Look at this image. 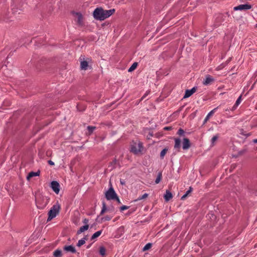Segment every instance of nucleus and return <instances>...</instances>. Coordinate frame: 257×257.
<instances>
[{"label": "nucleus", "instance_id": "nucleus-43", "mask_svg": "<svg viewBox=\"0 0 257 257\" xmlns=\"http://www.w3.org/2000/svg\"><path fill=\"white\" fill-rule=\"evenodd\" d=\"M116 160L115 159V160H114L112 162V163H113V164H115L116 163Z\"/></svg>", "mask_w": 257, "mask_h": 257}, {"label": "nucleus", "instance_id": "nucleus-42", "mask_svg": "<svg viewBox=\"0 0 257 257\" xmlns=\"http://www.w3.org/2000/svg\"><path fill=\"white\" fill-rule=\"evenodd\" d=\"M252 142L255 144H257V139L253 140Z\"/></svg>", "mask_w": 257, "mask_h": 257}, {"label": "nucleus", "instance_id": "nucleus-28", "mask_svg": "<svg viewBox=\"0 0 257 257\" xmlns=\"http://www.w3.org/2000/svg\"><path fill=\"white\" fill-rule=\"evenodd\" d=\"M167 149H164L160 153V157L161 158H163L165 156V155L167 153Z\"/></svg>", "mask_w": 257, "mask_h": 257}, {"label": "nucleus", "instance_id": "nucleus-32", "mask_svg": "<svg viewBox=\"0 0 257 257\" xmlns=\"http://www.w3.org/2000/svg\"><path fill=\"white\" fill-rule=\"evenodd\" d=\"M128 208H129V206L123 205L121 207H120V211H123L124 210H126Z\"/></svg>", "mask_w": 257, "mask_h": 257}, {"label": "nucleus", "instance_id": "nucleus-40", "mask_svg": "<svg viewBox=\"0 0 257 257\" xmlns=\"http://www.w3.org/2000/svg\"><path fill=\"white\" fill-rule=\"evenodd\" d=\"M48 164L50 165H54V163L51 160L48 161Z\"/></svg>", "mask_w": 257, "mask_h": 257}, {"label": "nucleus", "instance_id": "nucleus-10", "mask_svg": "<svg viewBox=\"0 0 257 257\" xmlns=\"http://www.w3.org/2000/svg\"><path fill=\"white\" fill-rule=\"evenodd\" d=\"M190 147V142L188 139L184 138L183 141V149L187 150Z\"/></svg>", "mask_w": 257, "mask_h": 257}, {"label": "nucleus", "instance_id": "nucleus-35", "mask_svg": "<svg viewBox=\"0 0 257 257\" xmlns=\"http://www.w3.org/2000/svg\"><path fill=\"white\" fill-rule=\"evenodd\" d=\"M111 219V217L107 215V216H104L103 218H102V219L104 220L108 221V220H110Z\"/></svg>", "mask_w": 257, "mask_h": 257}, {"label": "nucleus", "instance_id": "nucleus-5", "mask_svg": "<svg viewBox=\"0 0 257 257\" xmlns=\"http://www.w3.org/2000/svg\"><path fill=\"white\" fill-rule=\"evenodd\" d=\"M117 195L112 186L105 193V198L107 200H114Z\"/></svg>", "mask_w": 257, "mask_h": 257}, {"label": "nucleus", "instance_id": "nucleus-46", "mask_svg": "<svg viewBox=\"0 0 257 257\" xmlns=\"http://www.w3.org/2000/svg\"><path fill=\"white\" fill-rule=\"evenodd\" d=\"M90 245H88V246L87 247V248H89V247H90Z\"/></svg>", "mask_w": 257, "mask_h": 257}, {"label": "nucleus", "instance_id": "nucleus-31", "mask_svg": "<svg viewBox=\"0 0 257 257\" xmlns=\"http://www.w3.org/2000/svg\"><path fill=\"white\" fill-rule=\"evenodd\" d=\"M241 101V96H240L236 100L234 104H235L236 105H237L238 106L239 105V104L240 103Z\"/></svg>", "mask_w": 257, "mask_h": 257}, {"label": "nucleus", "instance_id": "nucleus-22", "mask_svg": "<svg viewBox=\"0 0 257 257\" xmlns=\"http://www.w3.org/2000/svg\"><path fill=\"white\" fill-rule=\"evenodd\" d=\"M86 239V237H84V238L79 240L77 243V245L79 247H80L81 245H83L85 243Z\"/></svg>", "mask_w": 257, "mask_h": 257}, {"label": "nucleus", "instance_id": "nucleus-25", "mask_svg": "<svg viewBox=\"0 0 257 257\" xmlns=\"http://www.w3.org/2000/svg\"><path fill=\"white\" fill-rule=\"evenodd\" d=\"M162 179V173L159 172L158 174V176L155 180V183L156 184H158L161 181V180Z\"/></svg>", "mask_w": 257, "mask_h": 257}, {"label": "nucleus", "instance_id": "nucleus-24", "mask_svg": "<svg viewBox=\"0 0 257 257\" xmlns=\"http://www.w3.org/2000/svg\"><path fill=\"white\" fill-rule=\"evenodd\" d=\"M152 246V244L151 243H148L146 244L145 246L143 248V250L144 251L149 250Z\"/></svg>", "mask_w": 257, "mask_h": 257}, {"label": "nucleus", "instance_id": "nucleus-39", "mask_svg": "<svg viewBox=\"0 0 257 257\" xmlns=\"http://www.w3.org/2000/svg\"><path fill=\"white\" fill-rule=\"evenodd\" d=\"M88 219H86V218H85L83 221V222L85 224V225L86 224H88Z\"/></svg>", "mask_w": 257, "mask_h": 257}, {"label": "nucleus", "instance_id": "nucleus-21", "mask_svg": "<svg viewBox=\"0 0 257 257\" xmlns=\"http://www.w3.org/2000/svg\"><path fill=\"white\" fill-rule=\"evenodd\" d=\"M192 94H193V93H192V92L190 91V90L189 89H187L185 91V93L184 95L183 98H188V97H190V96H191Z\"/></svg>", "mask_w": 257, "mask_h": 257}, {"label": "nucleus", "instance_id": "nucleus-9", "mask_svg": "<svg viewBox=\"0 0 257 257\" xmlns=\"http://www.w3.org/2000/svg\"><path fill=\"white\" fill-rule=\"evenodd\" d=\"M218 108V106L214 108L213 109H212L211 111H210L208 113V114L207 115V116H206V117L205 118V119L204 120V122H203L204 124H205L209 120V118L213 115V114L216 111Z\"/></svg>", "mask_w": 257, "mask_h": 257}, {"label": "nucleus", "instance_id": "nucleus-11", "mask_svg": "<svg viewBox=\"0 0 257 257\" xmlns=\"http://www.w3.org/2000/svg\"><path fill=\"white\" fill-rule=\"evenodd\" d=\"M181 148V140L179 138L175 139V145L174 149L177 150V152L180 151Z\"/></svg>", "mask_w": 257, "mask_h": 257}, {"label": "nucleus", "instance_id": "nucleus-17", "mask_svg": "<svg viewBox=\"0 0 257 257\" xmlns=\"http://www.w3.org/2000/svg\"><path fill=\"white\" fill-rule=\"evenodd\" d=\"M102 230H99V231H97V232H95L91 236V239L92 240L93 239H95L96 238L98 237V236H99L101 233H102Z\"/></svg>", "mask_w": 257, "mask_h": 257}, {"label": "nucleus", "instance_id": "nucleus-29", "mask_svg": "<svg viewBox=\"0 0 257 257\" xmlns=\"http://www.w3.org/2000/svg\"><path fill=\"white\" fill-rule=\"evenodd\" d=\"M95 128H96L95 126H88L87 130L89 132V135L91 134Z\"/></svg>", "mask_w": 257, "mask_h": 257}, {"label": "nucleus", "instance_id": "nucleus-3", "mask_svg": "<svg viewBox=\"0 0 257 257\" xmlns=\"http://www.w3.org/2000/svg\"><path fill=\"white\" fill-rule=\"evenodd\" d=\"M60 209V205L58 202L54 204L48 212L47 221H51L55 218L59 214Z\"/></svg>", "mask_w": 257, "mask_h": 257}, {"label": "nucleus", "instance_id": "nucleus-7", "mask_svg": "<svg viewBox=\"0 0 257 257\" xmlns=\"http://www.w3.org/2000/svg\"><path fill=\"white\" fill-rule=\"evenodd\" d=\"M214 80V78L212 76L208 74L205 76V78L202 83L203 85L206 86L212 84Z\"/></svg>", "mask_w": 257, "mask_h": 257}, {"label": "nucleus", "instance_id": "nucleus-33", "mask_svg": "<svg viewBox=\"0 0 257 257\" xmlns=\"http://www.w3.org/2000/svg\"><path fill=\"white\" fill-rule=\"evenodd\" d=\"M81 22H82V16L78 14L77 22L80 24L81 23Z\"/></svg>", "mask_w": 257, "mask_h": 257}, {"label": "nucleus", "instance_id": "nucleus-1", "mask_svg": "<svg viewBox=\"0 0 257 257\" xmlns=\"http://www.w3.org/2000/svg\"><path fill=\"white\" fill-rule=\"evenodd\" d=\"M115 12L114 9L104 10L101 8H97L93 12V17L96 20L102 21L111 16Z\"/></svg>", "mask_w": 257, "mask_h": 257}, {"label": "nucleus", "instance_id": "nucleus-23", "mask_svg": "<svg viewBox=\"0 0 257 257\" xmlns=\"http://www.w3.org/2000/svg\"><path fill=\"white\" fill-rule=\"evenodd\" d=\"M106 249L103 246H100L99 248V253L102 256H104L105 255Z\"/></svg>", "mask_w": 257, "mask_h": 257}, {"label": "nucleus", "instance_id": "nucleus-26", "mask_svg": "<svg viewBox=\"0 0 257 257\" xmlns=\"http://www.w3.org/2000/svg\"><path fill=\"white\" fill-rule=\"evenodd\" d=\"M106 210V206L105 202L102 203V208L100 212V215L103 214Z\"/></svg>", "mask_w": 257, "mask_h": 257}, {"label": "nucleus", "instance_id": "nucleus-45", "mask_svg": "<svg viewBox=\"0 0 257 257\" xmlns=\"http://www.w3.org/2000/svg\"><path fill=\"white\" fill-rule=\"evenodd\" d=\"M229 110H230V108H226V109L225 110V111H229Z\"/></svg>", "mask_w": 257, "mask_h": 257}, {"label": "nucleus", "instance_id": "nucleus-14", "mask_svg": "<svg viewBox=\"0 0 257 257\" xmlns=\"http://www.w3.org/2000/svg\"><path fill=\"white\" fill-rule=\"evenodd\" d=\"M64 249L67 251H70L72 253H75L76 252L75 247L72 245L65 246L64 247Z\"/></svg>", "mask_w": 257, "mask_h": 257}, {"label": "nucleus", "instance_id": "nucleus-20", "mask_svg": "<svg viewBox=\"0 0 257 257\" xmlns=\"http://www.w3.org/2000/svg\"><path fill=\"white\" fill-rule=\"evenodd\" d=\"M137 66H138V63H137V62L134 63L132 64V65L128 69V72H132V71H133L134 70H135L136 69Z\"/></svg>", "mask_w": 257, "mask_h": 257}, {"label": "nucleus", "instance_id": "nucleus-6", "mask_svg": "<svg viewBox=\"0 0 257 257\" xmlns=\"http://www.w3.org/2000/svg\"><path fill=\"white\" fill-rule=\"evenodd\" d=\"M51 188L53 191L58 194L60 191V185L59 183L56 181H53L51 183Z\"/></svg>", "mask_w": 257, "mask_h": 257}, {"label": "nucleus", "instance_id": "nucleus-44", "mask_svg": "<svg viewBox=\"0 0 257 257\" xmlns=\"http://www.w3.org/2000/svg\"><path fill=\"white\" fill-rule=\"evenodd\" d=\"M147 95V94H145L143 96V97L142 98V99H143L144 98H145L146 97V96Z\"/></svg>", "mask_w": 257, "mask_h": 257}, {"label": "nucleus", "instance_id": "nucleus-4", "mask_svg": "<svg viewBox=\"0 0 257 257\" xmlns=\"http://www.w3.org/2000/svg\"><path fill=\"white\" fill-rule=\"evenodd\" d=\"M143 150V145L139 141H133L131 145V152L134 154L138 155L141 153Z\"/></svg>", "mask_w": 257, "mask_h": 257}, {"label": "nucleus", "instance_id": "nucleus-34", "mask_svg": "<svg viewBox=\"0 0 257 257\" xmlns=\"http://www.w3.org/2000/svg\"><path fill=\"white\" fill-rule=\"evenodd\" d=\"M184 131L181 129V128H180L178 131V134L180 136H182L184 134Z\"/></svg>", "mask_w": 257, "mask_h": 257}, {"label": "nucleus", "instance_id": "nucleus-2", "mask_svg": "<svg viewBox=\"0 0 257 257\" xmlns=\"http://www.w3.org/2000/svg\"><path fill=\"white\" fill-rule=\"evenodd\" d=\"M49 202V198L43 196L41 194H38L35 197L36 205L39 209H43L48 204Z\"/></svg>", "mask_w": 257, "mask_h": 257}, {"label": "nucleus", "instance_id": "nucleus-19", "mask_svg": "<svg viewBox=\"0 0 257 257\" xmlns=\"http://www.w3.org/2000/svg\"><path fill=\"white\" fill-rule=\"evenodd\" d=\"M53 255L55 257H61L62 252L60 250L57 249L54 251Z\"/></svg>", "mask_w": 257, "mask_h": 257}, {"label": "nucleus", "instance_id": "nucleus-38", "mask_svg": "<svg viewBox=\"0 0 257 257\" xmlns=\"http://www.w3.org/2000/svg\"><path fill=\"white\" fill-rule=\"evenodd\" d=\"M114 200H115L118 204L121 203V202L120 199H119V198L118 197L117 195L116 196V198H115Z\"/></svg>", "mask_w": 257, "mask_h": 257}, {"label": "nucleus", "instance_id": "nucleus-8", "mask_svg": "<svg viewBox=\"0 0 257 257\" xmlns=\"http://www.w3.org/2000/svg\"><path fill=\"white\" fill-rule=\"evenodd\" d=\"M251 8V6L248 4L240 5L236 7H234L233 10L234 11H243L247 10Z\"/></svg>", "mask_w": 257, "mask_h": 257}, {"label": "nucleus", "instance_id": "nucleus-30", "mask_svg": "<svg viewBox=\"0 0 257 257\" xmlns=\"http://www.w3.org/2000/svg\"><path fill=\"white\" fill-rule=\"evenodd\" d=\"M148 194L147 193H145L144 195H143L142 196H140L137 200L136 201H138V200H142V199H144L145 198H146L147 197H148Z\"/></svg>", "mask_w": 257, "mask_h": 257}, {"label": "nucleus", "instance_id": "nucleus-37", "mask_svg": "<svg viewBox=\"0 0 257 257\" xmlns=\"http://www.w3.org/2000/svg\"><path fill=\"white\" fill-rule=\"evenodd\" d=\"M197 88L195 87H193L191 89H190V91L193 94L196 92Z\"/></svg>", "mask_w": 257, "mask_h": 257}, {"label": "nucleus", "instance_id": "nucleus-36", "mask_svg": "<svg viewBox=\"0 0 257 257\" xmlns=\"http://www.w3.org/2000/svg\"><path fill=\"white\" fill-rule=\"evenodd\" d=\"M237 107V106L235 104H234L233 106L231 107V108H230V109L232 111H233L236 109Z\"/></svg>", "mask_w": 257, "mask_h": 257}, {"label": "nucleus", "instance_id": "nucleus-15", "mask_svg": "<svg viewBox=\"0 0 257 257\" xmlns=\"http://www.w3.org/2000/svg\"><path fill=\"white\" fill-rule=\"evenodd\" d=\"M88 64L86 61H82L80 63V67L81 69L86 70L88 68Z\"/></svg>", "mask_w": 257, "mask_h": 257}, {"label": "nucleus", "instance_id": "nucleus-12", "mask_svg": "<svg viewBox=\"0 0 257 257\" xmlns=\"http://www.w3.org/2000/svg\"><path fill=\"white\" fill-rule=\"evenodd\" d=\"M40 172L39 171H38L37 172H31L29 173V174L27 176V180H29L31 178L33 177L39 176L40 175Z\"/></svg>", "mask_w": 257, "mask_h": 257}, {"label": "nucleus", "instance_id": "nucleus-18", "mask_svg": "<svg viewBox=\"0 0 257 257\" xmlns=\"http://www.w3.org/2000/svg\"><path fill=\"white\" fill-rule=\"evenodd\" d=\"M192 191V187H190L189 190H188L186 193L183 195L181 197V200H185L187 197L188 196V195Z\"/></svg>", "mask_w": 257, "mask_h": 257}, {"label": "nucleus", "instance_id": "nucleus-41", "mask_svg": "<svg viewBox=\"0 0 257 257\" xmlns=\"http://www.w3.org/2000/svg\"><path fill=\"white\" fill-rule=\"evenodd\" d=\"M165 130H170L171 129V127H169V126H166L164 127V128Z\"/></svg>", "mask_w": 257, "mask_h": 257}, {"label": "nucleus", "instance_id": "nucleus-16", "mask_svg": "<svg viewBox=\"0 0 257 257\" xmlns=\"http://www.w3.org/2000/svg\"><path fill=\"white\" fill-rule=\"evenodd\" d=\"M89 228V225L86 224L83 226H81L80 229L77 231V234H80L85 230H87Z\"/></svg>", "mask_w": 257, "mask_h": 257}, {"label": "nucleus", "instance_id": "nucleus-13", "mask_svg": "<svg viewBox=\"0 0 257 257\" xmlns=\"http://www.w3.org/2000/svg\"><path fill=\"white\" fill-rule=\"evenodd\" d=\"M164 197L166 201H169L171 198H172L173 195L169 191L167 190Z\"/></svg>", "mask_w": 257, "mask_h": 257}, {"label": "nucleus", "instance_id": "nucleus-27", "mask_svg": "<svg viewBox=\"0 0 257 257\" xmlns=\"http://www.w3.org/2000/svg\"><path fill=\"white\" fill-rule=\"evenodd\" d=\"M218 138V135L214 136H213L212 137V138L211 139V144H212V146L214 145V143L217 141Z\"/></svg>", "mask_w": 257, "mask_h": 257}]
</instances>
